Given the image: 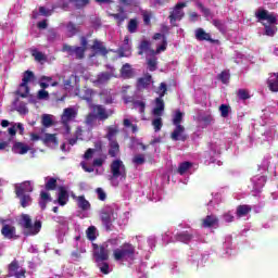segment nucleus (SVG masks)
I'll return each instance as SVG.
<instances>
[{"label":"nucleus","mask_w":278,"mask_h":278,"mask_svg":"<svg viewBox=\"0 0 278 278\" xmlns=\"http://www.w3.org/2000/svg\"><path fill=\"white\" fill-rule=\"evenodd\" d=\"M118 135V127L116 126H109L108 127V134H106V139L109 140V142H113L116 141V136Z\"/></svg>","instance_id":"obj_34"},{"label":"nucleus","mask_w":278,"mask_h":278,"mask_svg":"<svg viewBox=\"0 0 278 278\" xmlns=\"http://www.w3.org/2000/svg\"><path fill=\"white\" fill-rule=\"evenodd\" d=\"M219 112L222 118H227L229 116V113L231 112V106L228 104H222L219 105Z\"/></svg>","instance_id":"obj_42"},{"label":"nucleus","mask_w":278,"mask_h":278,"mask_svg":"<svg viewBox=\"0 0 278 278\" xmlns=\"http://www.w3.org/2000/svg\"><path fill=\"white\" fill-rule=\"evenodd\" d=\"M255 16L258 18V21H267L269 25H277V16L274 15V13L268 12V10H258L255 13Z\"/></svg>","instance_id":"obj_12"},{"label":"nucleus","mask_w":278,"mask_h":278,"mask_svg":"<svg viewBox=\"0 0 278 278\" xmlns=\"http://www.w3.org/2000/svg\"><path fill=\"white\" fill-rule=\"evenodd\" d=\"M186 2H178L169 12L168 20L174 27H177V21H181V18L186 16V13H184V8H186Z\"/></svg>","instance_id":"obj_6"},{"label":"nucleus","mask_w":278,"mask_h":278,"mask_svg":"<svg viewBox=\"0 0 278 278\" xmlns=\"http://www.w3.org/2000/svg\"><path fill=\"white\" fill-rule=\"evenodd\" d=\"M34 72L26 71L24 72L22 84L20 85L21 90L24 89V92L16 91V94H18L22 99H27V94H29V81L34 79Z\"/></svg>","instance_id":"obj_7"},{"label":"nucleus","mask_w":278,"mask_h":278,"mask_svg":"<svg viewBox=\"0 0 278 278\" xmlns=\"http://www.w3.org/2000/svg\"><path fill=\"white\" fill-rule=\"evenodd\" d=\"M202 227L204 229H212V227H218V217L214 214L206 215L205 218L202 219Z\"/></svg>","instance_id":"obj_16"},{"label":"nucleus","mask_w":278,"mask_h":278,"mask_svg":"<svg viewBox=\"0 0 278 278\" xmlns=\"http://www.w3.org/2000/svg\"><path fill=\"white\" fill-rule=\"evenodd\" d=\"M20 199V204L22 207H29L31 205V195L23 193L21 197H17Z\"/></svg>","instance_id":"obj_38"},{"label":"nucleus","mask_w":278,"mask_h":278,"mask_svg":"<svg viewBox=\"0 0 278 278\" xmlns=\"http://www.w3.org/2000/svg\"><path fill=\"white\" fill-rule=\"evenodd\" d=\"M77 118V111L73 108H66L63 110V114L61 115V123H70V121H74Z\"/></svg>","instance_id":"obj_18"},{"label":"nucleus","mask_w":278,"mask_h":278,"mask_svg":"<svg viewBox=\"0 0 278 278\" xmlns=\"http://www.w3.org/2000/svg\"><path fill=\"white\" fill-rule=\"evenodd\" d=\"M63 51H66L68 55H75L76 60H84L86 58V48L79 46L63 45Z\"/></svg>","instance_id":"obj_10"},{"label":"nucleus","mask_w":278,"mask_h":278,"mask_svg":"<svg viewBox=\"0 0 278 278\" xmlns=\"http://www.w3.org/2000/svg\"><path fill=\"white\" fill-rule=\"evenodd\" d=\"M71 3H73V0H56V2L52 4V10H58V8H60L61 10H64V12H68Z\"/></svg>","instance_id":"obj_28"},{"label":"nucleus","mask_w":278,"mask_h":278,"mask_svg":"<svg viewBox=\"0 0 278 278\" xmlns=\"http://www.w3.org/2000/svg\"><path fill=\"white\" fill-rule=\"evenodd\" d=\"M37 99H39V101L49 99V91L40 89L37 93Z\"/></svg>","instance_id":"obj_60"},{"label":"nucleus","mask_w":278,"mask_h":278,"mask_svg":"<svg viewBox=\"0 0 278 278\" xmlns=\"http://www.w3.org/2000/svg\"><path fill=\"white\" fill-rule=\"evenodd\" d=\"M92 54L89 58H97V55H101L102 58H108L110 50L103 45V42L99 39L93 40V45L90 47Z\"/></svg>","instance_id":"obj_9"},{"label":"nucleus","mask_w":278,"mask_h":278,"mask_svg":"<svg viewBox=\"0 0 278 278\" xmlns=\"http://www.w3.org/2000/svg\"><path fill=\"white\" fill-rule=\"evenodd\" d=\"M151 81H153V76L151 74L147 73L143 77L138 78L137 86L138 88L147 89L151 86Z\"/></svg>","instance_id":"obj_21"},{"label":"nucleus","mask_w":278,"mask_h":278,"mask_svg":"<svg viewBox=\"0 0 278 278\" xmlns=\"http://www.w3.org/2000/svg\"><path fill=\"white\" fill-rule=\"evenodd\" d=\"M250 212H253V207L249 204H242L237 206V217L242 218L243 216H248Z\"/></svg>","instance_id":"obj_26"},{"label":"nucleus","mask_w":278,"mask_h":278,"mask_svg":"<svg viewBox=\"0 0 278 278\" xmlns=\"http://www.w3.org/2000/svg\"><path fill=\"white\" fill-rule=\"evenodd\" d=\"M16 112H18V114H22V115H26V114H29V109H27V103L25 102H20L18 105H16L15 108Z\"/></svg>","instance_id":"obj_43"},{"label":"nucleus","mask_w":278,"mask_h":278,"mask_svg":"<svg viewBox=\"0 0 278 278\" xmlns=\"http://www.w3.org/2000/svg\"><path fill=\"white\" fill-rule=\"evenodd\" d=\"M267 86L271 92H278V80L277 78L268 79Z\"/></svg>","instance_id":"obj_52"},{"label":"nucleus","mask_w":278,"mask_h":278,"mask_svg":"<svg viewBox=\"0 0 278 278\" xmlns=\"http://www.w3.org/2000/svg\"><path fill=\"white\" fill-rule=\"evenodd\" d=\"M111 173L113 179H118V177L124 181L127 179V167L121 160H114L111 163Z\"/></svg>","instance_id":"obj_5"},{"label":"nucleus","mask_w":278,"mask_h":278,"mask_svg":"<svg viewBox=\"0 0 278 278\" xmlns=\"http://www.w3.org/2000/svg\"><path fill=\"white\" fill-rule=\"evenodd\" d=\"M167 47H168V40L166 38V35H163L162 45L156 48L155 53H162V51H166Z\"/></svg>","instance_id":"obj_57"},{"label":"nucleus","mask_w":278,"mask_h":278,"mask_svg":"<svg viewBox=\"0 0 278 278\" xmlns=\"http://www.w3.org/2000/svg\"><path fill=\"white\" fill-rule=\"evenodd\" d=\"M66 29L70 38H73V36H77V34H79V27H77V25L73 22H70L66 25Z\"/></svg>","instance_id":"obj_37"},{"label":"nucleus","mask_w":278,"mask_h":278,"mask_svg":"<svg viewBox=\"0 0 278 278\" xmlns=\"http://www.w3.org/2000/svg\"><path fill=\"white\" fill-rule=\"evenodd\" d=\"M117 12L118 13H109V16H111L112 18H114V21H116L117 27H122L123 23L127 21L128 16L125 13L124 7H117Z\"/></svg>","instance_id":"obj_14"},{"label":"nucleus","mask_w":278,"mask_h":278,"mask_svg":"<svg viewBox=\"0 0 278 278\" xmlns=\"http://www.w3.org/2000/svg\"><path fill=\"white\" fill-rule=\"evenodd\" d=\"M39 14H41V16H51L53 12L50 10H47V8L45 7H39Z\"/></svg>","instance_id":"obj_63"},{"label":"nucleus","mask_w":278,"mask_h":278,"mask_svg":"<svg viewBox=\"0 0 278 278\" xmlns=\"http://www.w3.org/2000/svg\"><path fill=\"white\" fill-rule=\"evenodd\" d=\"M58 188V179L56 178H49L48 181L46 182V190L51 191L55 190Z\"/></svg>","instance_id":"obj_46"},{"label":"nucleus","mask_w":278,"mask_h":278,"mask_svg":"<svg viewBox=\"0 0 278 278\" xmlns=\"http://www.w3.org/2000/svg\"><path fill=\"white\" fill-rule=\"evenodd\" d=\"M114 216V208H105L100 212V220L105 228V231H112L114 225L112 217Z\"/></svg>","instance_id":"obj_8"},{"label":"nucleus","mask_w":278,"mask_h":278,"mask_svg":"<svg viewBox=\"0 0 278 278\" xmlns=\"http://www.w3.org/2000/svg\"><path fill=\"white\" fill-rule=\"evenodd\" d=\"M136 253V248L131 243H124L113 251L115 262H125Z\"/></svg>","instance_id":"obj_3"},{"label":"nucleus","mask_w":278,"mask_h":278,"mask_svg":"<svg viewBox=\"0 0 278 278\" xmlns=\"http://www.w3.org/2000/svg\"><path fill=\"white\" fill-rule=\"evenodd\" d=\"M25 192H34V187H31V181L29 180L22 182L20 186H15L16 197H23Z\"/></svg>","instance_id":"obj_17"},{"label":"nucleus","mask_w":278,"mask_h":278,"mask_svg":"<svg viewBox=\"0 0 278 278\" xmlns=\"http://www.w3.org/2000/svg\"><path fill=\"white\" fill-rule=\"evenodd\" d=\"M152 126L154 128V131H162V127L164 124L162 123V117H156L152 121Z\"/></svg>","instance_id":"obj_53"},{"label":"nucleus","mask_w":278,"mask_h":278,"mask_svg":"<svg viewBox=\"0 0 278 278\" xmlns=\"http://www.w3.org/2000/svg\"><path fill=\"white\" fill-rule=\"evenodd\" d=\"M93 94H94V90L89 89V88H85V89H83V93L80 94V99H83V101H86L87 103H92Z\"/></svg>","instance_id":"obj_33"},{"label":"nucleus","mask_w":278,"mask_h":278,"mask_svg":"<svg viewBox=\"0 0 278 278\" xmlns=\"http://www.w3.org/2000/svg\"><path fill=\"white\" fill-rule=\"evenodd\" d=\"M93 248V260L96 264L99 262H108L110 260V244L104 242L102 244L92 243Z\"/></svg>","instance_id":"obj_4"},{"label":"nucleus","mask_w":278,"mask_h":278,"mask_svg":"<svg viewBox=\"0 0 278 278\" xmlns=\"http://www.w3.org/2000/svg\"><path fill=\"white\" fill-rule=\"evenodd\" d=\"M237 96L238 99H241V101H247V99H251V94H249V91L247 89H239Z\"/></svg>","instance_id":"obj_54"},{"label":"nucleus","mask_w":278,"mask_h":278,"mask_svg":"<svg viewBox=\"0 0 278 278\" xmlns=\"http://www.w3.org/2000/svg\"><path fill=\"white\" fill-rule=\"evenodd\" d=\"M51 194L47 191H41L40 192V200H39V206L41 210H47V203H51Z\"/></svg>","instance_id":"obj_31"},{"label":"nucleus","mask_w":278,"mask_h":278,"mask_svg":"<svg viewBox=\"0 0 278 278\" xmlns=\"http://www.w3.org/2000/svg\"><path fill=\"white\" fill-rule=\"evenodd\" d=\"M190 168H192V162L185 161V162L179 164L177 173L179 175H186V173H188V170H190Z\"/></svg>","instance_id":"obj_36"},{"label":"nucleus","mask_w":278,"mask_h":278,"mask_svg":"<svg viewBox=\"0 0 278 278\" xmlns=\"http://www.w3.org/2000/svg\"><path fill=\"white\" fill-rule=\"evenodd\" d=\"M265 26V36H269L273 38V36H275V34H277V26L275 25H266Z\"/></svg>","instance_id":"obj_48"},{"label":"nucleus","mask_w":278,"mask_h":278,"mask_svg":"<svg viewBox=\"0 0 278 278\" xmlns=\"http://www.w3.org/2000/svg\"><path fill=\"white\" fill-rule=\"evenodd\" d=\"M217 78L222 84H229V79H231V75L227 71H223L220 74H218Z\"/></svg>","instance_id":"obj_49"},{"label":"nucleus","mask_w":278,"mask_h":278,"mask_svg":"<svg viewBox=\"0 0 278 278\" xmlns=\"http://www.w3.org/2000/svg\"><path fill=\"white\" fill-rule=\"evenodd\" d=\"M148 68L151 73H153V71H157V58L152 56L148 59Z\"/></svg>","instance_id":"obj_47"},{"label":"nucleus","mask_w":278,"mask_h":278,"mask_svg":"<svg viewBox=\"0 0 278 278\" xmlns=\"http://www.w3.org/2000/svg\"><path fill=\"white\" fill-rule=\"evenodd\" d=\"M1 235L7 240H14V238H16V227L5 224L1 228Z\"/></svg>","instance_id":"obj_15"},{"label":"nucleus","mask_w":278,"mask_h":278,"mask_svg":"<svg viewBox=\"0 0 278 278\" xmlns=\"http://www.w3.org/2000/svg\"><path fill=\"white\" fill-rule=\"evenodd\" d=\"M112 79V74L110 72H102L97 76V79L93 80V86H104Z\"/></svg>","instance_id":"obj_20"},{"label":"nucleus","mask_w":278,"mask_h":278,"mask_svg":"<svg viewBox=\"0 0 278 278\" xmlns=\"http://www.w3.org/2000/svg\"><path fill=\"white\" fill-rule=\"evenodd\" d=\"M20 225L24 229L28 230L27 236H37V233H40V230L42 229V222L36 220L33 225L31 216H29L28 214L21 215Z\"/></svg>","instance_id":"obj_2"},{"label":"nucleus","mask_w":278,"mask_h":278,"mask_svg":"<svg viewBox=\"0 0 278 278\" xmlns=\"http://www.w3.org/2000/svg\"><path fill=\"white\" fill-rule=\"evenodd\" d=\"M76 203L77 207H79V210H81L83 212H88V210H90L91 207L90 202L86 200L85 195H78L76 198Z\"/></svg>","instance_id":"obj_24"},{"label":"nucleus","mask_w":278,"mask_h":278,"mask_svg":"<svg viewBox=\"0 0 278 278\" xmlns=\"http://www.w3.org/2000/svg\"><path fill=\"white\" fill-rule=\"evenodd\" d=\"M97 264L102 275H110V264H108L105 261L99 262Z\"/></svg>","instance_id":"obj_45"},{"label":"nucleus","mask_w":278,"mask_h":278,"mask_svg":"<svg viewBox=\"0 0 278 278\" xmlns=\"http://www.w3.org/2000/svg\"><path fill=\"white\" fill-rule=\"evenodd\" d=\"M21 266L18 265V261L14 260L11 262V264L8 267L9 275L8 277H14V278H25V275L27 274L26 269H21Z\"/></svg>","instance_id":"obj_11"},{"label":"nucleus","mask_w":278,"mask_h":278,"mask_svg":"<svg viewBox=\"0 0 278 278\" xmlns=\"http://www.w3.org/2000/svg\"><path fill=\"white\" fill-rule=\"evenodd\" d=\"M134 108L139 109L140 114H144V110H147V103L141 100H135Z\"/></svg>","instance_id":"obj_51"},{"label":"nucleus","mask_w":278,"mask_h":278,"mask_svg":"<svg viewBox=\"0 0 278 278\" xmlns=\"http://www.w3.org/2000/svg\"><path fill=\"white\" fill-rule=\"evenodd\" d=\"M96 192L98 194L99 201H105V199H108V194H105V191H103L101 188H98Z\"/></svg>","instance_id":"obj_62"},{"label":"nucleus","mask_w":278,"mask_h":278,"mask_svg":"<svg viewBox=\"0 0 278 278\" xmlns=\"http://www.w3.org/2000/svg\"><path fill=\"white\" fill-rule=\"evenodd\" d=\"M166 92H168V86L166 85V83H161L157 91L159 97H166Z\"/></svg>","instance_id":"obj_55"},{"label":"nucleus","mask_w":278,"mask_h":278,"mask_svg":"<svg viewBox=\"0 0 278 278\" xmlns=\"http://www.w3.org/2000/svg\"><path fill=\"white\" fill-rule=\"evenodd\" d=\"M33 55L35 56L36 62H42V60H45V54L42 52L35 51L33 52Z\"/></svg>","instance_id":"obj_64"},{"label":"nucleus","mask_w":278,"mask_h":278,"mask_svg":"<svg viewBox=\"0 0 278 278\" xmlns=\"http://www.w3.org/2000/svg\"><path fill=\"white\" fill-rule=\"evenodd\" d=\"M177 242H184L185 244H188V242H190V240H192L193 236L192 233L188 232V231H182V232H178L175 236Z\"/></svg>","instance_id":"obj_32"},{"label":"nucleus","mask_w":278,"mask_h":278,"mask_svg":"<svg viewBox=\"0 0 278 278\" xmlns=\"http://www.w3.org/2000/svg\"><path fill=\"white\" fill-rule=\"evenodd\" d=\"M93 113H88L85 123L86 125H89V127H92L94 123L97 122V118L100 121H108L113 114L114 109L106 110L105 106L101 104H93L91 105Z\"/></svg>","instance_id":"obj_1"},{"label":"nucleus","mask_w":278,"mask_h":278,"mask_svg":"<svg viewBox=\"0 0 278 278\" xmlns=\"http://www.w3.org/2000/svg\"><path fill=\"white\" fill-rule=\"evenodd\" d=\"M87 238H88V240H90L91 242H94V240H97V227L90 226V227L87 229Z\"/></svg>","instance_id":"obj_44"},{"label":"nucleus","mask_w":278,"mask_h":278,"mask_svg":"<svg viewBox=\"0 0 278 278\" xmlns=\"http://www.w3.org/2000/svg\"><path fill=\"white\" fill-rule=\"evenodd\" d=\"M182 122H184V112H181L180 110H177L173 117V125H175V127L182 126L181 125Z\"/></svg>","instance_id":"obj_39"},{"label":"nucleus","mask_w":278,"mask_h":278,"mask_svg":"<svg viewBox=\"0 0 278 278\" xmlns=\"http://www.w3.org/2000/svg\"><path fill=\"white\" fill-rule=\"evenodd\" d=\"M172 140L175 142L181 141L186 142L188 140V135H186V127L184 126H176L174 131L170 134Z\"/></svg>","instance_id":"obj_13"},{"label":"nucleus","mask_w":278,"mask_h":278,"mask_svg":"<svg viewBox=\"0 0 278 278\" xmlns=\"http://www.w3.org/2000/svg\"><path fill=\"white\" fill-rule=\"evenodd\" d=\"M222 218L225 220V223H233L236 217L233 216V213H231V211H228L223 214Z\"/></svg>","instance_id":"obj_58"},{"label":"nucleus","mask_w":278,"mask_h":278,"mask_svg":"<svg viewBox=\"0 0 278 278\" xmlns=\"http://www.w3.org/2000/svg\"><path fill=\"white\" fill-rule=\"evenodd\" d=\"M41 140L47 147H58L59 144L58 135L55 134H46Z\"/></svg>","instance_id":"obj_23"},{"label":"nucleus","mask_w":278,"mask_h":278,"mask_svg":"<svg viewBox=\"0 0 278 278\" xmlns=\"http://www.w3.org/2000/svg\"><path fill=\"white\" fill-rule=\"evenodd\" d=\"M121 76L124 79H131V77H134V70L131 68V65L129 63H126L122 66Z\"/></svg>","instance_id":"obj_29"},{"label":"nucleus","mask_w":278,"mask_h":278,"mask_svg":"<svg viewBox=\"0 0 278 278\" xmlns=\"http://www.w3.org/2000/svg\"><path fill=\"white\" fill-rule=\"evenodd\" d=\"M109 155L110 157H116L121 153V146L118 141H109Z\"/></svg>","instance_id":"obj_30"},{"label":"nucleus","mask_w":278,"mask_h":278,"mask_svg":"<svg viewBox=\"0 0 278 278\" xmlns=\"http://www.w3.org/2000/svg\"><path fill=\"white\" fill-rule=\"evenodd\" d=\"M213 25L218 31H225V24L220 20H213Z\"/></svg>","instance_id":"obj_61"},{"label":"nucleus","mask_w":278,"mask_h":278,"mask_svg":"<svg viewBox=\"0 0 278 278\" xmlns=\"http://www.w3.org/2000/svg\"><path fill=\"white\" fill-rule=\"evenodd\" d=\"M13 153H18L20 155H25L29 151V147L23 142H15L12 147Z\"/></svg>","instance_id":"obj_27"},{"label":"nucleus","mask_w":278,"mask_h":278,"mask_svg":"<svg viewBox=\"0 0 278 278\" xmlns=\"http://www.w3.org/2000/svg\"><path fill=\"white\" fill-rule=\"evenodd\" d=\"M83 131L81 127L76 128L75 137L68 139V144H71V147H75V144H77V140H79V136H81Z\"/></svg>","instance_id":"obj_40"},{"label":"nucleus","mask_w":278,"mask_h":278,"mask_svg":"<svg viewBox=\"0 0 278 278\" xmlns=\"http://www.w3.org/2000/svg\"><path fill=\"white\" fill-rule=\"evenodd\" d=\"M58 203L61 206L66 205L68 203V191L64 187L59 188V198H58Z\"/></svg>","instance_id":"obj_25"},{"label":"nucleus","mask_w":278,"mask_h":278,"mask_svg":"<svg viewBox=\"0 0 278 278\" xmlns=\"http://www.w3.org/2000/svg\"><path fill=\"white\" fill-rule=\"evenodd\" d=\"M195 38L197 40L203 41L206 40V42H216V40L212 39V35H210L208 33H205V30L203 28H198L195 30Z\"/></svg>","instance_id":"obj_22"},{"label":"nucleus","mask_w":278,"mask_h":278,"mask_svg":"<svg viewBox=\"0 0 278 278\" xmlns=\"http://www.w3.org/2000/svg\"><path fill=\"white\" fill-rule=\"evenodd\" d=\"M127 30L129 34H136V31H138V20L131 18L128 22Z\"/></svg>","instance_id":"obj_41"},{"label":"nucleus","mask_w":278,"mask_h":278,"mask_svg":"<svg viewBox=\"0 0 278 278\" xmlns=\"http://www.w3.org/2000/svg\"><path fill=\"white\" fill-rule=\"evenodd\" d=\"M155 106L152 111L153 116H162L164 114V98L159 97L154 100Z\"/></svg>","instance_id":"obj_19"},{"label":"nucleus","mask_w":278,"mask_h":278,"mask_svg":"<svg viewBox=\"0 0 278 278\" xmlns=\"http://www.w3.org/2000/svg\"><path fill=\"white\" fill-rule=\"evenodd\" d=\"M147 162V159H144V154H136L132 157V164H136V166H142Z\"/></svg>","instance_id":"obj_50"},{"label":"nucleus","mask_w":278,"mask_h":278,"mask_svg":"<svg viewBox=\"0 0 278 278\" xmlns=\"http://www.w3.org/2000/svg\"><path fill=\"white\" fill-rule=\"evenodd\" d=\"M41 123L43 127H51V125H53V119L51 118L50 115H43Z\"/></svg>","instance_id":"obj_59"},{"label":"nucleus","mask_w":278,"mask_h":278,"mask_svg":"<svg viewBox=\"0 0 278 278\" xmlns=\"http://www.w3.org/2000/svg\"><path fill=\"white\" fill-rule=\"evenodd\" d=\"M72 3H74L77 10H81V8H86L90 3V0H72Z\"/></svg>","instance_id":"obj_56"},{"label":"nucleus","mask_w":278,"mask_h":278,"mask_svg":"<svg viewBox=\"0 0 278 278\" xmlns=\"http://www.w3.org/2000/svg\"><path fill=\"white\" fill-rule=\"evenodd\" d=\"M138 55H144L148 51H151V42L149 40H142L138 47Z\"/></svg>","instance_id":"obj_35"}]
</instances>
